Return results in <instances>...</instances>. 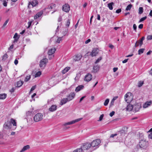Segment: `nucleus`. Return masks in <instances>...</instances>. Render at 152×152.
<instances>
[{
	"label": "nucleus",
	"mask_w": 152,
	"mask_h": 152,
	"mask_svg": "<svg viewBox=\"0 0 152 152\" xmlns=\"http://www.w3.org/2000/svg\"><path fill=\"white\" fill-rule=\"evenodd\" d=\"M80 148L83 152H92L93 150L92 149H91L90 143L88 142L83 143Z\"/></svg>",
	"instance_id": "f257e3e1"
},
{
	"label": "nucleus",
	"mask_w": 152,
	"mask_h": 152,
	"mask_svg": "<svg viewBox=\"0 0 152 152\" xmlns=\"http://www.w3.org/2000/svg\"><path fill=\"white\" fill-rule=\"evenodd\" d=\"M139 147L142 149H146L149 146V143L146 141V139H143L140 140L139 144Z\"/></svg>",
	"instance_id": "f03ea898"
},
{
	"label": "nucleus",
	"mask_w": 152,
	"mask_h": 152,
	"mask_svg": "<svg viewBox=\"0 0 152 152\" xmlns=\"http://www.w3.org/2000/svg\"><path fill=\"white\" fill-rule=\"evenodd\" d=\"M43 117V115L42 114L39 113L36 114L34 117V120L35 122H37L42 120Z\"/></svg>",
	"instance_id": "7ed1b4c3"
},
{
	"label": "nucleus",
	"mask_w": 152,
	"mask_h": 152,
	"mask_svg": "<svg viewBox=\"0 0 152 152\" xmlns=\"http://www.w3.org/2000/svg\"><path fill=\"white\" fill-rule=\"evenodd\" d=\"M100 143L101 141L100 139H97L94 140L90 143L91 148L98 146Z\"/></svg>",
	"instance_id": "20e7f679"
},
{
	"label": "nucleus",
	"mask_w": 152,
	"mask_h": 152,
	"mask_svg": "<svg viewBox=\"0 0 152 152\" xmlns=\"http://www.w3.org/2000/svg\"><path fill=\"white\" fill-rule=\"evenodd\" d=\"M82 118H79L75 120H73L70 122H69L67 123H66L63 124V125L64 126H66L68 125H69L74 124L77 122H78L82 119Z\"/></svg>",
	"instance_id": "39448f33"
},
{
	"label": "nucleus",
	"mask_w": 152,
	"mask_h": 152,
	"mask_svg": "<svg viewBox=\"0 0 152 152\" xmlns=\"http://www.w3.org/2000/svg\"><path fill=\"white\" fill-rule=\"evenodd\" d=\"M48 60L47 58H43L42 60H41L39 64V66L41 67H44L46 64L47 63Z\"/></svg>",
	"instance_id": "423d86ee"
},
{
	"label": "nucleus",
	"mask_w": 152,
	"mask_h": 152,
	"mask_svg": "<svg viewBox=\"0 0 152 152\" xmlns=\"http://www.w3.org/2000/svg\"><path fill=\"white\" fill-rule=\"evenodd\" d=\"M70 9L69 5L67 4H65L62 6V10L63 11L68 12Z\"/></svg>",
	"instance_id": "0eeeda50"
},
{
	"label": "nucleus",
	"mask_w": 152,
	"mask_h": 152,
	"mask_svg": "<svg viewBox=\"0 0 152 152\" xmlns=\"http://www.w3.org/2000/svg\"><path fill=\"white\" fill-rule=\"evenodd\" d=\"M90 53V55L92 57L96 56L98 54V49L97 48H94L92 50L91 52H88L87 54Z\"/></svg>",
	"instance_id": "6e6552de"
},
{
	"label": "nucleus",
	"mask_w": 152,
	"mask_h": 152,
	"mask_svg": "<svg viewBox=\"0 0 152 152\" xmlns=\"http://www.w3.org/2000/svg\"><path fill=\"white\" fill-rule=\"evenodd\" d=\"M92 78V75L90 73H88L85 76L84 80L87 82H89L91 80Z\"/></svg>",
	"instance_id": "1a4fd4ad"
},
{
	"label": "nucleus",
	"mask_w": 152,
	"mask_h": 152,
	"mask_svg": "<svg viewBox=\"0 0 152 152\" xmlns=\"http://www.w3.org/2000/svg\"><path fill=\"white\" fill-rule=\"evenodd\" d=\"M75 94L74 92H71L67 96L66 99L68 100V101H69L72 100L75 97Z\"/></svg>",
	"instance_id": "9d476101"
},
{
	"label": "nucleus",
	"mask_w": 152,
	"mask_h": 152,
	"mask_svg": "<svg viewBox=\"0 0 152 152\" xmlns=\"http://www.w3.org/2000/svg\"><path fill=\"white\" fill-rule=\"evenodd\" d=\"M82 57V56L81 54H78L75 55L74 57V59L75 61H78L80 60Z\"/></svg>",
	"instance_id": "9b49d317"
},
{
	"label": "nucleus",
	"mask_w": 152,
	"mask_h": 152,
	"mask_svg": "<svg viewBox=\"0 0 152 152\" xmlns=\"http://www.w3.org/2000/svg\"><path fill=\"white\" fill-rule=\"evenodd\" d=\"M46 8H45L44 9H43L42 11H41L39 12H38L36 14V15L34 16V18L35 20H36L37 18H39L43 14V11H45Z\"/></svg>",
	"instance_id": "f8f14e48"
},
{
	"label": "nucleus",
	"mask_w": 152,
	"mask_h": 152,
	"mask_svg": "<svg viewBox=\"0 0 152 152\" xmlns=\"http://www.w3.org/2000/svg\"><path fill=\"white\" fill-rule=\"evenodd\" d=\"M39 3L38 1L37 0H34L32 2H29L28 4L31 5L33 7H34L37 5Z\"/></svg>",
	"instance_id": "ddd939ff"
},
{
	"label": "nucleus",
	"mask_w": 152,
	"mask_h": 152,
	"mask_svg": "<svg viewBox=\"0 0 152 152\" xmlns=\"http://www.w3.org/2000/svg\"><path fill=\"white\" fill-rule=\"evenodd\" d=\"M11 124L10 121H7L4 124L3 126L5 128L8 127L9 129H11Z\"/></svg>",
	"instance_id": "4468645a"
},
{
	"label": "nucleus",
	"mask_w": 152,
	"mask_h": 152,
	"mask_svg": "<svg viewBox=\"0 0 152 152\" xmlns=\"http://www.w3.org/2000/svg\"><path fill=\"white\" fill-rule=\"evenodd\" d=\"M57 106L55 105H53L49 109V110L52 112H53L57 109Z\"/></svg>",
	"instance_id": "2eb2a0df"
},
{
	"label": "nucleus",
	"mask_w": 152,
	"mask_h": 152,
	"mask_svg": "<svg viewBox=\"0 0 152 152\" xmlns=\"http://www.w3.org/2000/svg\"><path fill=\"white\" fill-rule=\"evenodd\" d=\"M152 103V102L151 101L149 102H147L143 104V107L144 108H146L151 105Z\"/></svg>",
	"instance_id": "dca6fc26"
},
{
	"label": "nucleus",
	"mask_w": 152,
	"mask_h": 152,
	"mask_svg": "<svg viewBox=\"0 0 152 152\" xmlns=\"http://www.w3.org/2000/svg\"><path fill=\"white\" fill-rule=\"evenodd\" d=\"M133 108V105L130 104L127 105L126 107V111H131Z\"/></svg>",
	"instance_id": "f3484780"
},
{
	"label": "nucleus",
	"mask_w": 152,
	"mask_h": 152,
	"mask_svg": "<svg viewBox=\"0 0 152 152\" xmlns=\"http://www.w3.org/2000/svg\"><path fill=\"white\" fill-rule=\"evenodd\" d=\"M56 50V49L55 48H52L48 52V54L49 55H51L53 54Z\"/></svg>",
	"instance_id": "a211bd4d"
},
{
	"label": "nucleus",
	"mask_w": 152,
	"mask_h": 152,
	"mask_svg": "<svg viewBox=\"0 0 152 152\" xmlns=\"http://www.w3.org/2000/svg\"><path fill=\"white\" fill-rule=\"evenodd\" d=\"M145 38V37H143L141 38L140 40L137 41V44H139V45H140V46H141L143 44V41L144 40Z\"/></svg>",
	"instance_id": "6ab92c4d"
},
{
	"label": "nucleus",
	"mask_w": 152,
	"mask_h": 152,
	"mask_svg": "<svg viewBox=\"0 0 152 152\" xmlns=\"http://www.w3.org/2000/svg\"><path fill=\"white\" fill-rule=\"evenodd\" d=\"M84 86L83 85H80L78 86L75 89V91L77 92H78L81 90L83 89Z\"/></svg>",
	"instance_id": "aec40b11"
},
{
	"label": "nucleus",
	"mask_w": 152,
	"mask_h": 152,
	"mask_svg": "<svg viewBox=\"0 0 152 152\" xmlns=\"http://www.w3.org/2000/svg\"><path fill=\"white\" fill-rule=\"evenodd\" d=\"M93 72L96 73L99 70V66L98 65L94 66H93Z\"/></svg>",
	"instance_id": "412c9836"
},
{
	"label": "nucleus",
	"mask_w": 152,
	"mask_h": 152,
	"mask_svg": "<svg viewBox=\"0 0 152 152\" xmlns=\"http://www.w3.org/2000/svg\"><path fill=\"white\" fill-rule=\"evenodd\" d=\"M67 102H69L68 100L66 99V98H64L62 99L61 101L60 104L63 105L64 104L66 103Z\"/></svg>",
	"instance_id": "4be33fe9"
},
{
	"label": "nucleus",
	"mask_w": 152,
	"mask_h": 152,
	"mask_svg": "<svg viewBox=\"0 0 152 152\" xmlns=\"http://www.w3.org/2000/svg\"><path fill=\"white\" fill-rule=\"evenodd\" d=\"M130 98V96H129L127 94H126L124 96V98L125 101L127 102V103H129L131 100H129V99Z\"/></svg>",
	"instance_id": "5701e85b"
},
{
	"label": "nucleus",
	"mask_w": 152,
	"mask_h": 152,
	"mask_svg": "<svg viewBox=\"0 0 152 152\" xmlns=\"http://www.w3.org/2000/svg\"><path fill=\"white\" fill-rule=\"evenodd\" d=\"M70 67H66L62 71V73L63 74H64L67 72L70 69Z\"/></svg>",
	"instance_id": "b1692460"
},
{
	"label": "nucleus",
	"mask_w": 152,
	"mask_h": 152,
	"mask_svg": "<svg viewBox=\"0 0 152 152\" xmlns=\"http://www.w3.org/2000/svg\"><path fill=\"white\" fill-rule=\"evenodd\" d=\"M30 148V146L28 145L24 146L22 149L20 151V152H23L26 150Z\"/></svg>",
	"instance_id": "393cba45"
},
{
	"label": "nucleus",
	"mask_w": 152,
	"mask_h": 152,
	"mask_svg": "<svg viewBox=\"0 0 152 152\" xmlns=\"http://www.w3.org/2000/svg\"><path fill=\"white\" fill-rule=\"evenodd\" d=\"M7 96V95L6 94H0V99H4L6 98Z\"/></svg>",
	"instance_id": "a878e982"
},
{
	"label": "nucleus",
	"mask_w": 152,
	"mask_h": 152,
	"mask_svg": "<svg viewBox=\"0 0 152 152\" xmlns=\"http://www.w3.org/2000/svg\"><path fill=\"white\" fill-rule=\"evenodd\" d=\"M32 113L31 112H30L28 111L26 112V116L25 117V118L28 121V116H31V114H32Z\"/></svg>",
	"instance_id": "bb28decb"
},
{
	"label": "nucleus",
	"mask_w": 152,
	"mask_h": 152,
	"mask_svg": "<svg viewBox=\"0 0 152 152\" xmlns=\"http://www.w3.org/2000/svg\"><path fill=\"white\" fill-rule=\"evenodd\" d=\"M56 7V5L54 3H52L50 5L48 6V7L47 8L50 9H51L55 8Z\"/></svg>",
	"instance_id": "cd10ccee"
},
{
	"label": "nucleus",
	"mask_w": 152,
	"mask_h": 152,
	"mask_svg": "<svg viewBox=\"0 0 152 152\" xmlns=\"http://www.w3.org/2000/svg\"><path fill=\"white\" fill-rule=\"evenodd\" d=\"M23 83V82L22 81L20 80L17 82V87H21Z\"/></svg>",
	"instance_id": "c85d7f7f"
},
{
	"label": "nucleus",
	"mask_w": 152,
	"mask_h": 152,
	"mask_svg": "<svg viewBox=\"0 0 152 152\" xmlns=\"http://www.w3.org/2000/svg\"><path fill=\"white\" fill-rule=\"evenodd\" d=\"M114 3L112 2L108 4V7L110 10H112L113 9V5H114Z\"/></svg>",
	"instance_id": "c756f323"
},
{
	"label": "nucleus",
	"mask_w": 152,
	"mask_h": 152,
	"mask_svg": "<svg viewBox=\"0 0 152 152\" xmlns=\"http://www.w3.org/2000/svg\"><path fill=\"white\" fill-rule=\"evenodd\" d=\"M10 120V122L11 124H13V126H17V123L15 120L13 118H11Z\"/></svg>",
	"instance_id": "7c9ffc66"
},
{
	"label": "nucleus",
	"mask_w": 152,
	"mask_h": 152,
	"mask_svg": "<svg viewBox=\"0 0 152 152\" xmlns=\"http://www.w3.org/2000/svg\"><path fill=\"white\" fill-rule=\"evenodd\" d=\"M145 50V49L144 48H142L139 49L138 51V54L140 55L142 53H143Z\"/></svg>",
	"instance_id": "2f4dec72"
},
{
	"label": "nucleus",
	"mask_w": 152,
	"mask_h": 152,
	"mask_svg": "<svg viewBox=\"0 0 152 152\" xmlns=\"http://www.w3.org/2000/svg\"><path fill=\"white\" fill-rule=\"evenodd\" d=\"M109 100H110V99H107L105 100V101L104 103V105L105 106H107L108 105V104L109 102Z\"/></svg>",
	"instance_id": "473e14b6"
},
{
	"label": "nucleus",
	"mask_w": 152,
	"mask_h": 152,
	"mask_svg": "<svg viewBox=\"0 0 152 152\" xmlns=\"http://www.w3.org/2000/svg\"><path fill=\"white\" fill-rule=\"evenodd\" d=\"M144 82L143 81H140L138 83V86L139 87H140L142 86Z\"/></svg>",
	"instance_id": "72a5a7b5"
},
{
	"label": "nucleus",
	"mask_w": 152,
	"mask_h": 152,
	"mask_svg": "<svg viewBox=\"0 0 152 152\" xmlns=\"http://www.w3.org/2000/svg\"><path fill=\"white\" fill-rule=\"evenodd\" d=\"M8 58V55L7 53L5 54L2 57V60L5 61Z\"/></svg>",
	"instance_id": "f704fd0d"
},
{
	"label": "nucleus",
	"mask_w": 152,
	"mask_h": 152,
	"mask_svg": "<svg viewBox=\"0 0 152 152\" xmlns=\"http://www.w3.org/2000/svg\"><path fill=\"white\" fill-rule=\"evenodd\" d=\"M132 7V5L131 4H129L127 6L126 8V11H128V10H130Z\"/></svg>",
	"instance_id": "c9c22d12"
},
{
	"label": "nucleus",
	"mask_w": 152,
	"mask_h": 152,
	"mask_svg": "<svg viewBox=\"0 0 152 152\" xmlns=\"http://www.w3.org/2000/svg\"><path fill=\"white\" fill-rule=\"evenodd\" d=\"M41 74V72L40 71H38L36 73L35 75V77L39 76Z\"/></svg>",
	"instance_id": "e433bc0d"
},
{
	"label": "nucleus",
	"mask_w": 152,
	"mask_h": 152,
	"mask_svg": "<svg viewBox=\"0 0 152 152\" xmlns=\"http://www.w3.org/2000/svg\"><path fill=\"white\" fill-rule=\"evenodd\" d=\"M139 10V14H141L143 13V9L142 7H140Z\"/></svg>",
	"instance_id": "4c0bfd02"
},
{
	"label": "nucleus",
	"mask_w": 152,
	"mask_h": 152,
	"mask_svg": "<svg viewBox=\"0 0 152 152\" xmlns=\"http://www.w3.org/2000/svg\"><path fill=\"white\" fill-rule=\"evenodd\" d=\"M73 152H83V151L80 148L75 150Z\"/></svg>",
	"instance_id": "58836bf2"
},
{
	"label": "nucleus",
	"mask_w": 152,
	"mask_h": 152,
	"mask_svg": "<svg viewBox=\"0 0 152 152\" xmlns=\"http://www.w3.org/2000/svg\"><path fill=\"white\" fill-rule=\"evenodd\" d=\"M31 76L30 75L26 76L25 78V81L26 82L28 81L30 79Z\"/></svg>",
	"instance_id": "ea45409f"
},
{
	"label": "nucleus",
	"mask_w": 152,
	"mask_h": 152,
	"mask_svg": "<svg viewBox=\"0 0 152 152\" xmlns=\"http://www.w3.org/2000/svg\"><path fill=\"white\" fill-rule=\"evenodd\" d=\"M124 132H125L123 130H122L120 131H119V133H118V134H120V135H123L124 136Z\"/></svg>",
	"instance_id": "a19ab883"
},
{
	"label": "nucleus",
	"mask_w": 152,
	"mask_h": 152,
	"mask_svg": "<svg viewBox=\"0 0 152 152\" xmlns=\"http://www.w3.org/2000/svg\"><path fill=\"white\" fill-rule=\"evenodd\" d=\"M102 57H100L95 62V64H96L99 62V61L102 59Z\"/></svg>",
	"instance_id": "79ce46f5"
},
{
	"label": "nucleus",
	"mask_w": 152,
	"mask_h": 152,
	"mask_svg": "<svg viewBox=\"0 0 152 152\" xmlns=\"http://www.w3.org/2000/svg\"><path fill=\"white\" fill-rule=\"evenodd\" d=\"M147 18V16H145L144 17L142 18L139 21V23H140V22H142L144 20L146 19Z\"/></svg>",
	"instance_id": "37998d69"
},
{
	"label": "nucleus",
	"mask_w": 152,
	"mask_h": 152,
	"mask_svg": "<svg viewBox=\"0 0 152 152\" xmlns=\"http://www.w3.org/2000/svg\"><path fill=\"white\" fill-rule=\"evenodd\" d=\"M104 116V114H102L100 116V117L99 118V120H98V121H102V119L103 118Z\"/></svg>",
	"instance_id": "c03bdc74"
},
{
	"label": "nucleus",
	"mask_w": 152,
	"mask_h": 152,
	"mask_svg": "<svg viewBox=\"0 0 152 152\" xmlns=\"http://www.w3.org/2000/svg\"><path fill=\"white\" fill-rule=\"evenodd\" d=\"M9 21V19H7L5 21V22L4 23L2 27L3 28L4 27H5L7 24V23Z\"/></svg>",
	"instance_id": "a18cd8bd"
},
{
	"label": "nucleus",
	"mask_w": 152,
	"mask_h": 152,
	"mask_svg": "<svg viewBox=\"0 0 152 152\" xmlns=\"http://www.w3.org/2000/svg\"><path fill=\"white\" fill-rule=\"evenodd\" d=\"M114 101H115L114 100V99H112L110 104V107H112L113 105Z\"/></svg>",
	"instance_id": "49530a36"
},
{
	"label": "nucleus",
	"mask_w": 152,
	"mask_h": 152,
	"mask_svg": "<svg viewBox=\"0 0 152 152\" xmlns=\"http://www.w3.org/2000/svg\"><path fill=\"white\" fill-rule=\"evenodd\" d=\"M63 37H58V39L56 41L57 42L59 43L62 40V38Z\"/></svg>",
	"instance_id": "de8ad7c7"
},
{
	"label": "nucleus",
	"mask_w": 152,
	"mask_h": 152,
	"mask_svg": "<svg viewBox=\"0 0 152 152\" xmlns=\"http://www.w3.org/2000/svg\"><path fill=\"white\" fill-rule=\"evenodd\" d=\"M147 40H151L152 39V35H148L147 37Z\"/></svg>",
	"instance_id": "09e8293b"
},
{
	"label": "nucleus",
	"mask_w": 152,
	"mask_h": 152,
	"mask_svg": "<svg viewBox=\"0 0 152 152\" xmlns=\"http://www.w3.org/2000/svg\"><path fill=\"white\" fill-rule=\"evenodd\" d=\"M13 38H14V39L18 38V39H19V37H18V34L17 33H16L15 34L13 37Z\"/></svg>",
	"instance_id": "8fccbe9b"
},
{
	"label": "nucleus",
	"mask_w": 152,
	"mask_h": 152,
	"mask_svg": "<svg viewBox=\"0 0 152 152\" xmlns=\"http://www.w3.org/2000/svg\"><path fill=\"white\" fill-rule=\"evenodd\" d=\"M36 88V85L33 86L31 87V89L30 91V92L31 93V91H34L35 89Z\"/></svg>",
	"instance_id": "3c124183"
},
{
	"label": "nucleus",
	"mask_w": 152,
	"mask_h": 152,
	"mask_svg": "<svg viewBox=\"0 0 152 152\" xmlns=\"http://www.w3.org/2000/svg\"><path fill=\"white\" fill-rule=\"evenodd\" d=\"M133 28L134 30L135 31V32L136 31V29H137V26L135 24H134L133 25Z\"/></svg>",
	"instance_id": "603ef678"
},
{
	"label": "nucleus",
	"mask_w": 152,
	"mask_h": 152,
	"mask_svg": "<svg viewBox=\"0 0 152 152\" xmlns=\"http://www.w3.org/2000/svg\"><path fill=\"white\" fill-rule=\"evenodd\" d=\"M70 19H68L67 20V21L66 24V26H69V24H70Z\"/></svg>",
	"instance_id": "864d4df0"
},
{
	"label": "nucleus",
	"mask_w": 152,
	"mask_h": 152,
	"mask_svg": "<svg viewBox=\"0 0 152 152\" xmlns=\"http://www.w3.org/2000/svg\"><path fill=\"white\" fill-rule=\"evenodd\" d=\"M3 5L4 7H6L7 5V2L6 1V0H4L3 1Z\"/></svg>",
	"instance_id": "5fc2aeb1"
},
{
	"label": "nucleus",
	"mask_w": 152,
	"mask_h": 152,
	"mask_svg": "<svg viewBox=\"0 0 152 152\" xmlns=\"http://www.w3.org/2000/svg\"><path fill=\"white\" fill-rule=\"evenodd\" d=\"M115 112L114 111H112L110 114V117H112L115 114Z\"/></svg>",
	"instance_id": "6e6d98bb"
},
{
	"label": "nucleus",
	"mask_w": 152,
	"mask_h": 152,
	"mask_svg": "<svg viewBox=\"0 0 152 152\" xmlns=\"http://www.w3.org/2000/svg\"><path fill=\"white\" fill-rule=\"evenodd\" d=\"M121 9H118L116 11V12L117 13H119L121 12Z\"/></svg>",
	"instance_id": "4d7b16f0"
},
{
	"label": "nucleus",
	"mask_w": 152,
	"mask_h": 152,
	"mask_svg": "<svg viewBox=\"0 0 152 152\" xmlns=\"http://www.w3.org/2000/svg\"><path fill=\"white\" fill-rule=\"evenodd\" d=\"M15 89L14 88H12L10 90V91L11 93H12L14 92L15 91Z\"/></svg>",
	"instance_id": "13d9d810"
},
{
	"label": "nucleus",
	"mask_w": 152,
	"mask_h": 152,
	"mask_svg": "<svg viewBox=\"0 0 152 152\" xmlns=\"http://www.w3.org/2000/svg\"><path fill=\"white\" fill-rule=\"evenodd\" d=\"M62 20V17H61V16H59V18H58V22H60Z\"/></svg>",
	"instance_id": "bf43d9fd"
},
{
	"label": "nucleus",
	"mask_w": 152,
	"mask_h": 152,
	"mask_svg": "<svg viewBox=\"0 0 152 152\" xmlns=\"http://www.w3.org/2000/svg\"><path fill=\"white\" fill-rule=\"evenodd\" d=\"M86 96H83L81 97L80 99L79 103H80L83 99L86 97Z\"/></svg>",
	"instance_id": "052dcab7"
},
{
	"label": "nucleus",
	"mask_w": 152,
	"mask_h": 152,
	"mask_svg": "<svg viewBox=\"0 0 152 152\" xmlns=\"http://www.w3.org/2000/svg\"><path fill=\"white\" fill-rule=\"evenodd\" d=\"M117 135V134H111L110 137V138H113V137H114L115 136H116Z\"/></svg>",
	"instance_id": "680f3d73"
},
{
	"label": "nucleus",
	"mask_w": 152,
	"mask_h": 152,
	"mask_svg": "<svg viewBox=\"0 0 152 152\" xmlns=\"http://www.w3.org/2000/svg\"><path fill=\"white\" fill-rule=\"evenodd\" d=\"M143 27V24H140L138 26V28L140 29H142Z\"/></svg>",
	"instance_id": "e2e57ef3"
},
{
	"label": "nucleus",
	"mask_w": 152,
	"mask_h": 152,
	"mask_svg": "<svg viewBox=\"0 0 152 152\" xmlns=\"http://www.w3.org/2000/svg\"><path fill=\"white\" fill-rule=\"evenodd\" d=\"M13 46H14V45L13 44H12L10 46V47L9 48V50H11L12 49H13Z\"/></svg>",
	"instance_id": "0e129e2a"
},
{
	"label": "nucleus",
	"mask_w": 152,
	"mask_h": 152,
	"mask_svg": "<svg viewBox=\"0 0 152 152\" xmlns=\"http://www.w3.org/2000/svg\"><path fill=\"white\" fill-rule=\"evenodd\" d=\"M118 69V68L117 67H114L113 68V71L115 72H116Z\"/></svg>",
	"instance_id": "69168bd1"
},
{
	"label": "nucleus",
	"mask_w": 152,
	"mask_h": 152,
	"mask_svg": "<svg viewBox=\"0 0 152 152\" xmlns=\"http://www.w3.org/2000/svg\"><path fill=\"white\" fill-rule=\"evenodd\" d=\"M67 32V31H63L62 34L64 35V36H65Z\"/></svg>",
	"instance_id": "338daca9"
},
{
	"label": "nucleus",
	"mask_w": 152,
	"mask_h": 152,
	"mask_svg": "<svg viewBox=\"0 0 152 152\" xmlns=\"http://www.w3.org/2000/svg\"><path fill=\"white\" fill-rule=\"evenodd\" d=\"M149 138L152 139V132L149 135Z\"/></svg>",
	"instance_id": "774afa93"
}]
</instances>
